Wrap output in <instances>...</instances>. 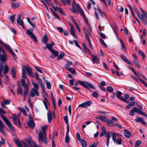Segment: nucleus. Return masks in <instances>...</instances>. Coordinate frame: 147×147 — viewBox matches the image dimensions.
I'll return each mask as SVG.
<instances>
[{
	"label": "nucleus",
	"instance_id": "obj_1",
	"mask_svg": "<svg viewBox=\"0 0 147 147\" xmlns=\"http://www.w3.org/2000/svg\"><path fill=\"white\" fill-rule=\"evenodd\" d=\"M47 128V125H44L42 127L41 129L42 131H40L38 133V135L39 142L44 143L46 145H47L48 143L47 138L45 132V130Z\"/></svg>",
	"mask_w": 147,
	"mask_h": 147
},
{
	"label": "nucleus",
	"instance_id": "obj_2",
	"mask_svg": "<svg viewBox=\"0 0 147 147\" xmlns=\"http://www.w3.org/2000/svg\"><path fill=\"white\" fill-rule=\"evenodd\" d=\"M32 85L34 88L32 89V91L30 92V93L32 97H34L35 94L38 96L39 93L38 91L39 89V86L38 84L34 82H32Z\"/></svg>",
	"mask_w": 147,
	"mask_h": 147
},
{
	"label": "nucleus",
	"instance_id": "obj_3",
	"mask_svg": "<svg viewBox=\"0 0 147 147\" xmlns=\"http://www.w3.org/2000/svg\"><path fill=\"white\" fill-rule=\"evenodd\" d=\"M78 82L82 86L84 87L87 89H89V87L90 88L95 89V88L91 84L85 82V81H81L80 80L78 81Z\"/></svg>",
	"mask_w": 147,
	"mask_h": 147
},
{
	"label": "nucleus",
	"instance_id": "obj_4",
	"mask_svg": "<svg viewBox=\"0 0 147 147\" xmlns=\"http://www.w3.org/2000/svg\"><path fill=\"white\" fill-rule=\"evenodd\" d=\"M26 34H27L30 35L31 37L36 42H38L36 38V36L33 34L32 31H31L30 30H28L26 31Z\"/></svg>",
	"mask_w": 147,
	"mask_h": 147
},
{
	"label": "nucleus",
	"instance_id": "obj_5",
	"mask_svg": "<svg viewBox=\"0 0 147 147\" xmlns=\"http://www.w3.org/2000/svg\"><path fill=\"white\" fill-rule=\"evenodd\" d=\"M1 116L3 120L8 126L9 127L11 128L12 130H14L10 122L3 115H1Z\"/></svg>",
	"mask_w": 147,
	"mask_h": 147
},
{
	"label": "nucleus",
	"instance_id": "obj_6",
	"mask_svg": "<svg viewBox=\"0 0 147 147\" xmlns=\"http://www.w3.org/2000/svg\"><path fill=\"white\" fill-rule=\"evenodd\" d=\"M135 112H136L138 113L139 114H142V112L140 110H138V108L136 107H134L129 112V115L131 116H132L134 115Z\"/></svg>",
	"mask_w": 147,
	"mask_h": 147
},
{
	"label": "nucleus",
	"instance_id": "obj_7",
	"mask_svg": "<svg viewBox=\"0 0 147 147\" xmlns=\"http://www.w3.org/2000/svg\"><path fill=\"white\" fill-rule=\"evenodd\" d=\"M25 141L28 144L30 147H34L36 145V144L32 140V138L30 137L28 139L25 140Z\"/></svg>",
	"mask_w": 147,
	"mask_h": 147
},
{
	"label": "nucleus",
	"instance_id": "obj_8",
	"mask_svg": "<svg viewBox=\"0 0 147 147\" xmlns=\"http://www.w3.org/2000/svg\"><path fill=\"white\" fill-rule=\"evenodd\" d=\"M92 104V102L91 101H87L86 102L80 104L79 105L78 107L86 108L88 106H90Z\"/></svg>",
	"mask_w": 147,
	"mask_h": 147
},
{
	"label": "nucleus",
	"instance_id": "obj_9",
	"mask_svg": "<svg viewBox=\"0 0 147 147\" xmlns=\"http://www.w3.org/2000/svg\"><path fill=\"white\" fill-rule=\"evenodd\" d=\"M4 127L5 126L3 123L0 119V131L3 135L5 136L6 134L4 130Z\"/></svg>",
	"mask_w": 147,
	"mask_h": 147
},
{
	"label": "nucleus",
	"instance_id": "obj_10",
	"mask_svg": "<svg viewBox=\"0 0 147 147\" xmlns=\"http://www.w3.org/2000/svg\"><path fill=\"white\" fill-rule=\"evenodd\" d=\"M120 56L123 61L131 65H133V64L129 62L124 55L121 54L120 55Z\"/></svg>",
	"mask_w": 147,
	"mask_h": 147
},
{
	"label": "nucleus",
	"instance_id": "obj_11",
	"mask_svg": "<svg viewBox=\"0 0 147 147\" xmlns=\"http://www.w3.org/2000/svg\"><path fill=\"white\" fill-rule=\"evenodd\" d=\"M51 51L52 53V54L50 56L51 58H54L58 56L59 54V52L58 51H55L54 49H52Z\"/></svg>",
	"mask_w": 147,
	"mask_h": 147
},
{
	"label": "nucleus",
	"instance_id": "obj_12",
	"mask_svg": "<svg viewBox=\"0 0 147 147\" xmlns=\"http://www.w3.org/2000/svg\"><path fill=\"white\" fill-rule=\"evenodd\" d=\"M26 69L29 76L31 77H34L32 70L30 67H27L26 68Z\"/></svg>",
	"mask_w": 147,
	"mask_h": 147
},
{
	"label": "nucleus",
	"instance_id": "obj_13",
	"mask_svg": "<svg viewBox=\"0 0 147 147\" xmlns=\"http://www.w3.org/2000/svg\"><path fill=\"white\" fill-rule=\"evenodd\" d=\"M122 93L119 91L117 92V94L116 95L117 97L121 100L123 101L124 102H126L125 100H124L123 98L121 97V96L122 95Z\"/></svg>",
	"mask_w": 147,
	"mask_h": 147
},
{
	"label": "nucleus",
	"instance_id": "obj_14",
	"mask_svg": "<svg viewBox=\"0 0 147 147\" xmlns=\"http://www.w3.org/2000/svg\"><path fill=\"white\" fill-rule=\"evenodd\" d=\"M21 83L22 86L24 89V90L29 89V86L27 85L24 79H21Z\"/></svg>",
	"mask_w": 147,
	"mask_h": 147
},
{
	"label": "nucleus",
	"instance_id": "obj_15",
	"mask_svg": "<svg viewBox=\"0 0 147 147\" xmlns=\"http://www.w3.org/2000/svg\"><path fill=\"white\" fill-rule=\"evenodd\" d=\"M6 55V54L5 55L0 54V61L1 62V63L5 62L6 61L7 59L5 57Z\"/></svg>",
	"mask_w": 147,
	"mask_h": 147
},
{
	"label": "nucleus",
	"instance_id": "obj_16",
	"mask_svg": "<svg viewBox=\"0 0 147 147\" xmlns=\"http://www.w3.org/2000/svg\"><path fill=\"white\" fill-rule=\"evenodd\" d=\"M124 131L125 132L124 133L125 136L127 138H130L131 136V133L130 132L126 129H125Z\"/></svg>",
	"mask_w": 147,
	"mask_h": 147
},
{
	"label": "nucleus",
	"instance_id": "obj_17",
	"mask_svg": "<svg viewBox=\"0 0 147 147\" xmlns=\"http://www.w3.org/2000/svg\"><path fill=\"white\" fill-rule=\"evenodd\" d=\"M92 60L94 63L98 64V61L99 59H98L97 55H92Z\"/></svg>",
	"mask_w": 147,
	"mask_h": 147
},
{
	"label": "nucleus",
	"instance_id": "obj_18",
	"mask_svg": "<svg viewBox=\"0 0 147 147\" xmlns=\"http://www.w3.org/2000/svg\"><path fill=\"white\" fill-rule=\"evenodd\" d=\"M17 92L18 94H20L21 96H22L23 91L21 86L20 85L18 86V87L17 90Z\"/></svg>",
	"mask_w": 147,
	"mask_h": 147
},
{
	"label": "nucleus",
	"instance_id": "obj_19",
	"mask_svg": "<svg viewBox=\"0 0 147 147\" xmlns=\"http://www.w3.org/2000/svg\"><path fill=\"white\" fill-rule=\"evenodd\" d=\"M47 117L48 121L50 123L51 121L53 118L52 114L51 112H49L47 113Z\"/></svg>",
	"mask_w": 147,
	"mask_h": 147
},
{
	"label": "nucleus",
	"instance_id": "obj_20",
	"mask_svg": "<svg viewBox=\"0 0 147 147\" xmlns=\"http://www.w3.org/2000/svg\"><path fill=\"white\" fill-rule=\"evenodd\" d=\"M49 38L47 35L45 34L44 35L42 39V43L46 44L47 43V41L49 40Z\"/></svg>",
	"mask_w": 147,
	"mask_h": 147
},
{
	"label": "nucleus",
	"instance_id": "obj_21",
	"mask_svg": "<svg viewBox=\"0 0 147 147\" xmlns=\"http://www.w3.org/2000/svg\"><path fill=\"white\" fill-rule=\"evenodd\" d=\"M21 15L19 14L18 16V18L17 20V22L18 24L20 25L23 23V21L21 19Z\"/></svg>",
	"mask_w": 147,
	"mask_h": 147
},
{
	"label": "nucleus",
	"instance_id": "obj_22",
	"mask_svg": "<svg viewBox=\"0 0 147 147\" xmlns=\"http://www.w3.org/2000/svg\"><path fill=\"white\" fill-rule=\"evenodd\" d=\"M95 118L97 119H99L100 120L102 121L105 122L107 119V118L105 116H103L101 115H98Z\"/></svg>",
	"mask_w": 147,
	"mask_h": 147
},
{
	"label": "nucleus",
	"instance_id": "obj_23",
	"mask_svg": "<svg viewBox=\"0 0 147 147\" xmlns=\"http://www.w3.org/2000/svg\"><path fill=\"white\" fill-rule=\"evenodd\" d=\"M69 131V129H67L66 135L65 137V141L67 143H69V138L68 134Z\"/></svg>",
	"mask_w": 147,
	"mask_h": 147
},
{
	"label": "nucleus",
	"instance_id": "obj_24",
	"mask_svg": "<svg viewBox=\"0 0 147 147\" xmlns=\"http://www.w3.org/2000/svg\"><path fill=\"white\" fill-rule=\"evenodd\" d=\"M121 43V49L124 52H125L126 51V48L125 45L124 43L123 42L121 39H119Z\"/></svg>",
	"mask_w": 147,
	"mask_h": 147
},
{
	"label": "nucleus",
	"instance_id": "obj_25",
	"mask_svg": "<svg viewBox=\"0 0 147 147\" xmlns=\"http://www.w3.org/2000/svg\"><path fill=\"white\" fill-rule=\"evenodd\" d=\"M102 132L100 135V137H102L105 135L106 133V128L104 126H102Z\"/></svg>",
	"mask_w": 147,
	"mask_h": 147
},
{
	"label": "nucleus",
	"instance_id": "obj_26",
	"mask_svg": "<svg viewBox=\"0 0 147 147\" xmlns=\"http://www.w3.org/2000/svg\"><path fill=\"white\" fill-rule=\"evenodd\" d=\"M113 136V140L114 141L115 143L117 137H120L121 136V135L119 134H118L117 133H114L112 134Z\"/></svg>",
	"mask_w": 147,
	"mask_h": 147
},
{
	"label": "nucleus",
	"instance_id": "obj_27",
	"mask_svg": "<svg viewBox=\"0 0 147 147\" xmlns=\"http://www.w3.org/2000/svg\"><path fill=\"white\" fill-rule=\"evenodd\" d=\"M54 43L53 42H52L51 43L47 44L46 46L47 47V48L51 51L53 49H52V48L54 46Z\"/></svg>",
	"mask_w": 147,
	"mask_h": 147
},
{
	"label": "nucleus",
	"instance_id": "obj_28",
	"mask_svg": "<svg viewBox=\"0 0 147 147\" xmlns=\"http://www.w3.org/2000/svg\"><path fill=\"white\" fill-rule=\"evenodd\" d=\"M0 43L2 44V45H3L5 48L8 51L9 50H10L11 48L8 45L4 43L3 42H2L1 40L0 42Z\"/></svg>",
	"mask_w": 147,
	"mask_h": 147
},
{
	"label": "nucleus",
	"instance_id": "obj_29",
	"mask_svg": "<svg viewBox=\"0 0 147 147\" xmlns=\"http://www.w3.org/2000/svg\"><path fill=\"white\" fill-rule=\"evenodd\" d=\"M139 18L140 19V20L142 21V22L145 25H147V23L145 21V20H147V19H146L145 18V17L143 15H142L141 16H140Z\"/></svg>",
	"mask_w": 147,
	"mask_h": 147
},
{
	"label": "nucleus",
	"instance_id": "obj_30",
	"mask_svg": "<svg viewBox=\"0 0 147 147\" xmlns=\"http://www.w3.org/2000/svg\"><path fill=\"white\" fill-rule=\"evenodd\" d=\"M139 18L140 19V20L142 21V22L145 25H147V23L145 21V20H147V19H146L145 18V17L143 15H142L141 16H140Z\"/></svg>",
	"mask_w": 147,
	"mask_h": 147
},
{
	"label": "nucleus",
	"instance_id": "obj_31",
	"mask_svg": "<svg viewBox=\"0 0 147 147\" xmlns=\"http://www.w3.org/2000/svg\"><path fill=\"white\" fill-rule=\"evenodd\" d=\"M139 18L140 19V20L142 21V22L145 25H147V23L145 21V20H147V19H146L145 18V17L143 15H142L141 16H140Z\"/></svg>",
	"mask_w": 147,
	"mask_h": 147
},
{
	"label": "nucleus",
	"instance_id": "obj_32",
	"mask_svg": "<svg viewBox=\"0 0 147 147\" xmlns=\"http://www.w3.org/2000/svg\"><path fill=\"white\" fill-rule=\"evenodd\" d=\"M135 121L137 122H141L144 125L146 124V123L141 118H138L136 119Z\"/></svg>",
	"mask_w": 147,
	"mask_h": 147
},
{
	"label": "nucleus",
	"instance_id": "obj_33",
	"mask_svg": "<svg viewBox=\"0 0 147 147\" xmlns=\"http://www.w3.org/2000/svg\"><path fill=\"white\" fill-rule=\"evenodd\" d=\"M16 69L13 67L12 68L11 73L12 75V77L13 78H16Z\"/></svg>",
	"mask_w": 147,
	"mask_h": 147
},
{
	"label": "nucleus",
	"instance_id": "obj_34",
	"mask_svg": "<svg viewBox=\"0 0 147 147\" xmlns=\"http://www.w3.org/2000/svg\"><path fill=\"white\" fill-rule=\"evenodd\" d=\"M28 126L33 129L35 127V124L33 121H29L28 124Z\"/></svg>",
	"mask_w": 147,
	"mask_h": 147
},
{
	"label": "nucleus",
	"instance_id": "obj_35",
	"mask_svg": "<svg viewBox=\"0 0 147 147\" xmlns=\"http://www.w3.org/2000/svg\"><path fill=\"white\" fill-rule=\"evenodd\" d=\"M15 142L18 147H23L22 144L20 142V140L18 139H16L14 141Z\"/></svg>",
	"mask_w": 147,
	"mask_h": 147
},
{
	"label": "nucleus",
	"instance_id": "obj_36",
	"mask_svg": "<svg viewBox=\"0 0 147 147\" xmlns=\"http://www.w3.org/2000/svg\"><path fill=\"white\" fill-rule=\"evenodd\" d=\"M64 119L65 123L67 124V129H69L67 116V115L65 116L64 117Z\"/></svg>",
	"mask_w": 147,
	"mask_h": 147
},
{
	"label": "nucleus",
	"instance_id": "obj_37",
	"mask_svg": "<svg viewBox=\"0 0 147 147\" xmlns=\"http://www.w3.org/2000/svg\"><path fill=\"white\" fill-rule=\"evenodd\" d=\"M9 67L7 65H5L3 69V74L5 75L9 71Z\"/></svg>",
	"mask_w": 147,
	"mask_h": 147
},
{
	"label": "nucleus",
	"instance_id": "obj_38",
	"mask_svg": "<svg viewBox=\"0 0 147 147\" xmlns=\"http://www.w3.org/2000/svg\"><path fill=\"white\" fill-rule=\"evenodd\" d=\"M43 79L44 81L45 82L46 84L47 88L48 89H50L51 87V85L50 83L49 82H48L47 80H45L44 78H43Z\"/></svg>",
	"mask_w": 147,
	"mask_h": 147
},
{
	"label": "nucleus",
	"instance_id": "obj_39",
	"mask_svg": "<svg viewBox=\"0 0 147 147\" xmlns=\"http://www.w3.org/2000/svg\"><path fill=\"white\" fill-rule=\"evenodd\" d=\"M105 136L107 138V147L109 146V139L111 136L109 133H107L106 135Z\"/></svg>",
	"mask_w": 147,
	"mask_h": 147
},
{
	"label": "nucleus",
	"instance_id": "obj_40",
	"mask_svg": "<svg viewBox=\"0 0 147 147\" xmlns=\"http://www.w3.org/2000/svg\"><path fill=\"white\" fill-rule=\"evenodd\" d=\"M15 16V14H13L10 16L9 20L11 21L12 23H13L15 21L14 18Z\"/></svg>",
	"mask_w": 147,
	"mask_h": 147
},
{
	"label": "nucleus",
	"instance_id": "obj_41",
	"mask_svg": "<svg viewBox=\"0 0 147 147\" xmlns=\"http://www.w3.org/2000/svg\"><path fill=\"white\" fill-rule=\"evenodd\" d=\"M20 5L19 3H15L13 2L11 3V6L13 8L16 9Z\"/></svg>",
	"mask_w": 147,
	"mask_h": 147
},
{
	"label": "nucleus",
	"instance_id": "obj_42",
	"mask_svg": "<svg viewBox=\"0 0 147 147\" xmlns=\"http://www.w3.org/2000/svg\"><path fill=\"white\" fill-rule=\"evenodd\" d=\"M81 143L82 147H86L87 146V143L83 139H82L81 140L79 141Z\"/></svg>",
	"mask_w": 147,
	"mask_h": 147
},
{
	"label": "nucleus",
	"instance_id": "obj_43",
	"mask_svg": "<svg viewBox=\"0 0 147 147\" xmlns=\"http://www.w3.org/2000/svg\"><path fill=\"white\" fill-rule=\"evenodd\" d=\"M68 71H70L72 74H76V72L75 69L74 68L69 67L66 69Z\"/></svg>",
	"mask_w": 147,
	"mask_h": 147
},
{
	"label": "nucleus",
	"instance_id": "obj_44",
	"mask_svg": "<svg viewBox=\"0 0 147 147\" xmlns=\"http://www.w3.org/2000/svg\"><path fill=\"white\" fill-rule=\"evenodd\" d=\"M45 101H43V102L45 106L46 109L47 110L48 108L47 105V104H48V100L46 98H45Z\"/></svg>",
	"mask_w": 147,
	"mask_h": 147
},
{
	"label": "nucleus",
	"instance_id": "obj_45",
	"mask_svg": "<svg viewBox=\"0 0 147 147\" xmlns=\"http://www.w3.org/2000/svg\"><path fill=\"white\" fill-rule=\"evenodd\" d=\"M138 106L139 108V109H138V110H140L141 111V112H142V114H140L141 115H142L146 117H147V115L146 114H145L142 111V106L140 105H138Z\"/></svg>",
	"mask_w": 147,
	"mask_h": 147
},
{
	"label": "nucleus",
	"instance_id": "obj_46",
	"mask_svg": "<svg viewBox=\"0 0 147 147\" xmlns=\"http://www.w3.org/2000/svg\"><path fill=\"white\" fill-rule=\"evenodd\" d=\"M18 118L17 117L16 114L14 115L13 117L12 118L13 123L16 125L17 124V119Z\"/></svg>",
	"mask_w": 147,
	"mask_h": 147
},
{
	"label": "nucleus",
	"instance_id": "obj_47",
	"mask_svg": "<svg viewBox=\"0 0 147 147\" xmlns=\"http://www.w3.org/2000/svg\"><path fill=\"white\" fill-rule=\"evenodd\" d=\"M135 11V13L139 17H140V16H142V14H141L140 12L138 11L137 8L135 7L134 6L133 7Z\"/></svg>",
	"mask_w": 147,
	"mask_h": 147
},
{
	"label": "nucleus",
	"instance_id": "obj_48",
	"mask_svg": "<svg viewBox=\"0 0 147 147\" xmlns=\"http://www.w3.org/2000/svg\"><path fill=\"white\" fill-rule=\"evenodd\" d=\"M73 62L70 61H68L67 63L65 65V67L66 69L70 67L69 66L72 65Z\"/></svg>",
	"mask_w": 147,
	"mask_h": 147
},
{
	"label": "nucleus",
	"instance_id": "obj_49",
	"mask_svg": "<svg viewBox=\"0 0 147 147\" xmlns=\"http://www.w3.org/2000/svg\"><path fill=\"white\" fill-rule=\"evenodd\" d=\"M140 9L142 12L143 13L144 16L145 17V18L146 19H147V13L146 11L142 9V8H140Z\"/></svg>",
	"mask_w": 147,
	"mask_h": 147
},
{
	"label": "nucleus",
	"instance_id": "obj_50",
	"mask_svg": "<svg viewBox=\"0 0 147 147\" xmlns=\"http://www.w3.org/2000/svg\"><path fill=\"white\" fill-rule=\"evenodd\" d=\"M29 92V89H26L24 90V94H23V98H26V96Z\"/></svg>",
	"mask_w": 147,
	"mask_h": 147
},
{
	"label": "nucleus",
	"instance_id": "obj_51",
	"mask_svg": "<svg viewBox=\"0 0 147 147\" xmlns=\"http://www.w3.org/2000/svg\"><path fill=\"white\" fill-rule=\"evenodd\" d=\"M64 56V53L63 52L61 53L60 55L57 58V60H60L61 59H62L63 57Z\"/></svg>",
	"mask_w": 147,
	"mask_h": 147
},
{
	"label": "nucleus",
	"instance_id": "obj_52",
	"mask_svg": "<svg viewBox=\"0 0 147 147\" xmlns=\"http://www.w3.org/2000/svg\"><path fill=\"white\" fill-rule=\"evenodd\" d=\"M9 51L11 53V54L13 56L15 59H16V56L13 51L12 50L11 48L10 50H9Z\"/></svg>",
	"mask_w": 147,
	"mask_h": 147
},
{
	"label": "nucleus",
	"instance_id": "obj_53",
	"mask_svg": "<svg viewBox=\"0 0 147 147\" xmlns=\"http://www.w3.org/2000/svg\"><path fill=\"white\" fill-rule=\"evenodd\" d=\"M84 52L86 53H88L90 55H91V53L90 51V50L87 47L85 48L84 49Z\"/></svg>",
	"mask_w": 147,
	"mask_h": 147
},
{
	"label": "nucleus",
	"instance_id": "obj_54",
	"mask_svg": "<svg viewBox=\"0 0 147 147\" xmlns=\"http://www.w3.org/2000/svg\"><path fill=\"white\" fill-rule=\"evenodd\" d=\"M107 90L109 92L112 93L113 91L114 90L112 87L109 86L107 87Z\"/></svg>",
	"mask_w": 147,
	"mask_h": 147
},
{
	"label": "nucleus",
	"instance_id": "obj_55",
	"mask_svg": "<svg viewBox=\"0 0 147 147\" xmlns=\"http://www.w3.org/2000/svg\"><path fill=\"white\" fill-rule=\"evenodd\" d=\"M100 42L101 44L105 47H106L107 46L106 44L104 42V41L102 39L100 38Z\"/></svg>",
	"mask_w": 147,
	"mask_h": 147
},
{
	"label": "nucleus",
	"instance_id": "obj_56",
	"mask_svg": "<svg viewBox=\"0 0 147 147\" xmlns=\"http://www.w3.org/2000/svg\"><path fill=\"white\" fill-rule=\"evenodd\" d=\"M58 10L59 12L62 15L65 16V13L63 11L61 7H59L58 8Z\"/></svg>",
	"mask_w": 147,
	"mask_h": 147
},
{
	"label": "nucleus",
	"instance_id": "obj_57",
	"mask_svg": "<svg viewBox=\"0 0 147 147\" xmlns=\"http://www.w3.org/2000/svg\"><path fill=\"white\" fill-rule=\"evenodd\" d=\"M3 102L5 105H9L10 103L11 100L9 99H6V100H4Z\"/></svg>",
	"mask_w": 147,
	"mask_h": 147
},
{
	"label": "nucleus",
	"instance_id": "obj_58",
	"mask_svg": "<svg viewBox=\"0 0 147 147\" xmlns=\"http://www.w3.org/2000/svg\"><path fill=\"white\" fill-rule=\"evenodd\" d=\"M115 142L118 144H121L122 143L121 139L120 138H117Z\"/></svg>",
	"mask_w": 147,
	"mask_h": 147
},
{
	"label": "nucleus",
	"instance_id": "obj_59",
	"mask_svg": "<svg viewBox=\"0 0 147 147\" xmlns=\"http://www.w3.org/2000/svg\"><path fill=\"white\" fill-rule=\"evenodd\" d=\"M75 30L70 31L71 34L76 38H77V36L74 32Z\"/></svg>",
	"mask_w": 147,
	"mask_h": 147
},
{
	"label": "nucleus",
	"instance_id": "obj_60",
	"mask_svg": "<svg viewBox=\"0 0 147 147\" xmlns=\"http://www.w3.org/2000/svg\"><path fill=\"white\" fill-rule=\"evenodd\" d=\"M107 123L109 124H113L114 123V122L112 120L109 119H106V121Z\"/></svg>",
	"mask_w": 147,
	"mask_h": 147
},
{
	"label": "nucleus",
	"instance_id": "obj_61",
	"mask_svg": "<svg viewBox=\"0 0 147 147\" xmlns=\"http://www.w3.org/2000/svg\"><path fill=\"white\" fill-rule=\"evenodd\" d=\"M26 75L25 71L24 69H23L22 71V77L23 78L25 79L26 78Z\"/></svg>",
	"mask_w": 147,
	"mask_h": 147
},
{
	"label": "nucleus",
	"instance_id": "obj_62",
	"mask_svg": "<svg viewBox=\"0 0 147 147\" xmlns=\"http://www.w3.org/2000/svg\"><path fill=\"white\" fill-rule=\"evenodd\" d=\"M0 54H3L5 55V51L3 50L2 48L0 47Z\"/></svg>",
	"mask_w": 147,
	"mask_h": 147
},
{
	"label": "nucleus",
	"instance_id": "obj_63",
	"mask_svg": "<svg viewBox=\"0 0 147 147\" xmlns=\"http://www.w3.org/2000/svg\"><path fill=\"white\" fill-rule=\"evenodd\" d=\"M36 80L38 81V83L40 84V86L44 84H43L42 80L40 78L36 79Z\"/></svg>",
	"mask_w": 147,
	"mask_h": 147
},
{
	"label": "nucleus",
	"instance_id": "obj_64",
	"mask_svg": "<svg viewBox=\"0 0 147 147\" xmlns=\"http://www.w3.org/2000/svg\"><path fill=\"white\" fill-rule=\"evenodd\" d=\"M76 138L79 141L81 140L82 139H81L80 136V134L78 132L76 135Z\"/></svg>",
	"mask_w": 147,
	"mask_h": 147
}]
</instances>
